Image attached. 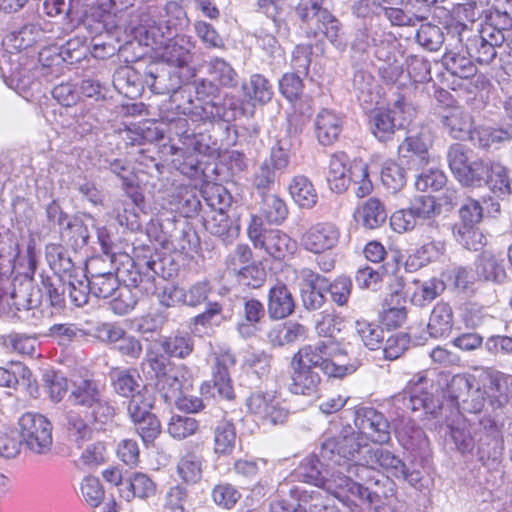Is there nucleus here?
I'll return each mask as SVG.
<instances>
[{
  "label": "nucleus",
  "instance_id": "obj_35",
  "mask_svg": "<svg viewBox=\"0 0 512 512\" xmlns=\"http://www.w3.org/2000/svg\"><path fill=\"white\" fill-rule=\"evenodd\" d=\"M485 171V183L492 193L502 198L511 193V178L508 169L500 162L488 161Z\"/></svg>",
  "mask_w": 512,
  "mask_h": 512
},
{
  "label": "nucleus",
  "instance_id": "obj_26",
  "mask_svg": "<svg viewBox=\"0 0 512 512\" xmlns=\"http://www.w3.org/2000/svg\"><path fill=\"white\" fill-rule=\"evenodd\" d=\"M242 320L237 324V331L243 338H250L258 331V324L265 316L263 304L256 299H243L240 312Z\"/></svg>",
  "mask_w": 512,
  "mask_h": 512
},
{
  "label": "nucleus",
  "instance_id": "obj_59",
  "mask_svg": "<svg viewBox=\"0 0 512 512\" xmlns=\"http://www.w3.org/2000/svg\"><path fill=\"white\" fill-rule=\"evenodd\" d=\"M447 178L444 172L435 166L424 169L416 178L415 186L419 191H438L444 187Z\"/></svg>",
  "mask_w": 512,
  "mask_h": 512
},
{
  "label": "nucleus",
  "instance_id": "obj_47",
  "mask_svg": "<svg viewBox=\"0 0 512 512\" xmlns=\"http://www.w3.org/2000/svg\"><path fill=\"white\" fill-rule=\"evenodd\" d=\"M160 347L168 357L184 359L192 353L194 342L189 334L183 333L164 337L160 341Z\"/></svg>",
  "mask_w": 512,
  "mask_h": 512
},
{
  "label": "nucleus",
  "instance_id": "obj_60",
  "mask_svg": "<svg viewBox=\"0 0 512 512\" xmlns=\"http://www.w3.org/2000/svg\"><path fill=\"white\" fill-rule=\"evenodd\" d=\"M198 428V421L189 416L173 415L168 423V433L177 440L195 434Z\"/></svg>",
  "mask_w": 512,
  "mask_h": 512
},
{
  "label": "nucleus",
  "instance_id": "obj_49",
  "mask_svg": "<svg viewBox=\"0 0 512 512\" xmlns=\"http://www.w3.org/2000/svg\"><path fill=\"white\" fill-rule=\"evenodd\" d=\"M301 275L307 281L306 286L301 290V298L304 307L308 310L319 309L325 299L321 290L316 287V281L320 278L319 275L315 274L310 269H303Z\"/></svg>",
  "mask_w": 512,
  "mask_h": 512
},
{
  "label": "nucleus",
  "instance_id": "obj_54",
  "mask_svg": "<svg viewBox=\"0 0 512 512\" xmlns=\"http://www.w3.org/2000/svg\"><path fill=\"white\" fill-rule=\"evenodd\" d=\"M443 61L447 70L460 78L467 79L476 73V68L472 62L474 60L469 56L461 55L459 52H446Z\"/></svg>",
  "mask_w": 512,
  "mask_h": 512
},
{
  "label": "nucleus",
  "instance_id": "obj_5",
  "mask_svg": "<svg viewBox=\"0 0 512 512\" xmlns=\"http://www.w3.org/2000/svg\"><path fill=\"white\" fill-rule=\"evenodd\" d=\"M455 29L467 55L481 65L491 64L497 56V49L502 47L506 40L490 28H481L473 32L466 24L458 23Z\"/></svg>",
  "mask_w": 512,
  "mask_h": 512
},
{
  "label": "nucleus",
  "instance_id": "obj_21",
  "mask_svg": "<svg viewBox=\"0 0 512 512\" xmlns=\"http://www.w3.org/2000/svg\"><path fill=\"white\" fill-rule=\"evenodd\" d=\"M295 309V300L284 284L277 283L272 286L267 295V311L273 320H282L290 316Z\"/></svg>",
  "mask_w": 512,
  "mask_h": 512
},
{
  "label": "nucleus",
  "instance_id": "obj_23",
  "mask_svg": "<svg viewBox=\"0 0 512 512\" xmlns=\"http://www.w3.org/2000/svg\"><path fill=\"white\" fill-rule=\"evenodd\" d=\"M156 483L145 473L134 472L124 480V487L119 489L120 496L130 502L134 498L146 500L156 494Z\"/></svg>",
  "mask_w": 512,
  "mask_h": 512
},
{
  "label": "nucleus",
  "instance_id": "obj_13",
  "mask_svg": "<svg viewBox=\"0 0 512 512\" xmlns=\"http://www.w3.org/2000/svg\"><path fill=\"white\" fill-rule=\"evenodd\" d=\"M340 239V229L331 222H321L312 225L301 236L303 248L314 254H322L334 249Z\"/></svg>",
  "mask_w": 512,
  "mask_h": 512
},
{
  "label": "nucleus",
  "instance_id": "obj_25",
  "mask_svg": "<svg viewBox=\"0 0 512 512\" xmlns=\"http://www.w3.org/2000/svg\"><path fill=\"white\" fill-rule=\"evenodd\" d=\"M342 131V119L333 111L321 110L315 119V133L320 144H333Z\"/></svg>",
  "mask_w": 512,
  "mask_h": 512
},
{
  "label": "nucleus",
  "instance_id": "obj_50",
  "mask_svg": "<svg viewBox=\"0 0 512 512\" xmlns=\"http://www.w3.org/2000/svg\"><path fill=\"white\" fill-rule=\"evenodd\" d=\"M236 443V431L231 421L223 420L214 431V451L217 454H231Z\"/></svg>",
  "mask_w": 512,
  "mask_h": 512
},
{
  "label": "nucleus",
  "instance_id": "obj_64",
  "mask_svg": "<svg viewBox=\"0 0 512 512\" xmlns=\"http://www.w3.org/2000/svg\"><path fill=\"white\" fill-rule=\"evenodd\" d=\"M381 180L388 189L396 192L405 184V171L394 161H386L381 170Z\"/></svg>",
  "mask_w": 512,
  "mask_h": 512
},
{
  "label": "nucleus",
  "instance_id": "obj_3",
  "mask_svg": "<svg viewBox=\"0 0 512 512\" xmlns=\"http://www.w3.org/2000/svg\"><path fill=\"white\" fill-rule=\"evenodd\" d=\"M310 369L320 368L328 377L342 378L356 370L346 352L335 340H321L302 346L291 358Z\"/></svg>",
  "mask_w": 512,
  "mask_h": 512
},
{
  "label": "nucleus",
  "instance_id": "obj_4",
  "mask_svg": "<svg viewBox=\"0 0 512 512\" xmlns=\"http://www.w3.org/2000/svg\"><path fill=\"white\" fill-rule=\"evenodd\" d=\"M69 402L77 407H82L89 413V419L105 424L115 416V408L104 396V386L91 379H82L74 382Z\"/></svg>",
  "mask_w": 512,
  "mask_h": 512
},
{
  "label": "nucleus",
  "instance_id": "obj_36",
  "mask_svg": "<svg viewBox=\"0 0 512 512\" xmlns=\"http://www.w3.org/2000/svg\"><path fill=\"white\" fill-rule=\"evenodd\" d=\"M382 463L379 471L386 472L387 475L407 481L411 486L416 487L421 480L419 471H409L404 462L388 450L387 453H381Z\"/></svg>",
  "mask_w": 512,
  "mask_h": 512
},
{
  "label": "nucleus",
  "instance_id": "obj_53",
  "mask_svg": "<svg viewBox=\"0 0 512 512\" xmlns=\"http://www.w3.org/2000/svg\"><path fill=\"white\" fill-rule=\"evenodd\" d=\"M37 290L41 291V299L45 297V301L49 303L50 306L55 308L56 310H60L65 305V284L62 283L60 277H57L55 280L50 278H43L41 282V287L37 288Z\"/></svg>",
  "mask_w": 512,
  "mask_h": 512
},
{
  "label": "nucleus",
  "instance_id": "obj_58",
  "mask_svg": "<svg viewBox=\"0 0 512 512\" xmlns=\"http://www.w3.org/2000/svg\"><path fill=\"white\" fill-rule=\"evenodd\" d=\"M444 281L453 285L459 291H472L478 279L477 274L464 267H455L442 274Z\"/></svg>",
  "mask_w": 512,
  "mask_h": 512
},
{
  "label": "nucleus",
  "instance_id": "obj_12",
  "mask_svg": "<svg viewBox=\"0 0 512 512\" xmlns=\"http://www.w3.org/2000/svg\"><path fill=\"white\" fill-rule=\"evenodd\" d=\"M246 406L250 413L272 425L284 424L290 414L285 403L261 392L252 393L246 400Z\"/></svg>",
  "mask_w": 512,
  "mask_h": 512
},
{
  "label": "nucleus",
  "instance_id": "obj_2",
  "mask_svg": "<svg viewBox=\"0 0 512 512\" xmlns=\"http://www.w3.org/2000/svg\"><path fill=\"white\" fill-rule=\"evenodd\" d=\"M300 475L305 482L316 486L315 489L325 490L340 500L349 494L358 499L365 498L369 502H375L380 496L378 491H371L368 487L353 482L332 460L323 459L320 453L317 457H308L303 461Z\"/></svg>",
  "mask_w": 512,
  "mask_h": 512
},
{
  "label": "nucleus",
  "instance_id": "obj_10",
  "mask_svg": "<svg viewBox=\"0 0 512 512\" xmlns=\"http://www.w3.org/2000/svg\"><path fill=\"white\" fill-rule=\"evenodd\" d=\"M414 110L403 98L395 101L393 108L377 110L371 116L370 129L381 142L391 139L396 129L403 127L411 118Z\"/></svg>",
  "mask_w": 512,
  "mask_h": 512
},
{
  "label": "nucleus",
  "instance_id": "obj_19",
  "mask_svg": "<svg viewBox=\"0 0 512 512\" xmlns=\"http://www.w3.org/2000/svg\"><path fill=\"white\" fill-rule=\"evenodd\" d=\"M471 383L468 378L462 375H456L451 379L449 385L450 396L455 400L462 398L463 392H468L466 398L462 399L463 410L470 413H480L484 406L487 396L481 387L470 391Z\"/></svg>",
  "mask_w": 512,
  "mask_h": 512
},
{
  "label": "nucleus",
  "instance_id": "obj_55",
  "mask_svg": "<svg viewBox=\"0 0 512 512\" xmlns=\"http://www.w3.org/2000/svg\"><path fill=\"white\" fill-rule=\"evenodd\" d=\"M111 379L115 391L124 397H133L141 394L139 376L127 370L116 369L111 372Z\"/></svg>",
  "mask_w": 512,
  "mask_h": 512
},
{
  "label": "nucleus",
  "instance_id": "obj_28",
  "mask_svg": "<svg viewBox=\"0 0 512 512\" xmlns=\"http://www.w3.org/2000/svg\"><path fill=\"white\" fill-rule=\"evenodd\" d=\"M354 218L363 228L373 230L385 223L387 213L379 199L370 198L357 208Z\"/></svg>",
  "mask_w": 512,
  "mask_h": 512
},
{
  "label": "nucleus",
  "instance_id": "obj_6",
  "mask_svg": "<svg viewBox=\"0 0 512 512\" xmlns=\"http://www.w3.org/2000/svg\"><path fill=\"white\" fill-rule=\"evenodd\" d=\"M323 0H300L296 14L315 35L322 34L331 43L337 41L339 35L338 20L322 7Z\"/></svg>",
  "mask_w": 512,
  "mask_h": 512
},
{
  "label": "nucleus",
  "instance_id": "obj_42",
  "mask_svg": "<svg viewBox=\"0 0 512 512\" xmlns=\"http://www.w3.org/2000/svg\"><path fill=\"white\" fill-rule=\"evenodd\" d=\"M474 145L484 149L498 148L501 144L511 140V133L503 128L477 127L470 134Z\"/></svg>",
  "mask_w": 512,
  "mask_h": 512
},
{
  "label": "nucleus",
  "instance_id": "obj_40",
  "mask_svg": "<svg viewBox=\"0 0 512 512\" xmlns=\"http://www.w3.org/2000/svg\"><path fill=\"white\" fill-rule=\"evenodd\" d=\"M31 370L21 362H10L5 367L0 366V387L15 389L18 384L31 386L33 383Z\"/></svg>",
  "mask_w": 512,
  "mask_h": 512
},
{
  "label": "nucleus",
  "instance_id": "obj_20",
  "mask_svg": "<svg viewBox=\"0 0 512 512\" xmlns=\"http://www.w3.org/2000/svg\"><path fill=\"white\" fill-rule=\"evenodd\" d=\"M289 391L295 395L312 396L317 393L321 377L313 369L290 361Z\"/></svg>",
  "mask_w": 512,
  "mask_h": 512
},
{
  "label": "nucleus",
  "instance_id": "obj_22",
  "mask_svg": "<svg viewBox=\"0 0 512 512\" xmlns=\"http://www.w3.org/2000/svg\"><path fill=\"white\" fill-rule=\"evenodd\" d=\"M349 157L344 152H336L329 160L327 182L332 191L343 193L350 184Z\"/></svg>",
  "mask_w": 512,
  "mask_h": 512
},
{
  "label": "nucleus",
  "instance_id": "obj_32",
  "mask_svg": "<svg viewBox=\"0 0 512 512\" xmlns=\"http://www.w3.org/2000/svg\"><path fill=\"white\" fill-rule=\"evenodd\" d=\"M295 512H339L333 501L322 489L298 492V506Z\"/></svg>",
  "mask_w": 512,
  "mask_h": 512
},
{
  "label": "nucleus",
  "instance_id": "obj_8",
  "mask_svg": "<svg viewBox=\"0 0 512 512\" xmlns=\"http://www.w3.org/2000/svg\"><path fill=\"white\" fill-rule=\"evenodd\" d=\"M449 167L464 186H481L485 179L488 161L472 160L470 152L461 144L452 145L447 153Z\"/></svg>",
  "mask_w": 512,
  "mask_h": 512
},
{
  "label": "nucleus",
  "instance_id": "obj_56",
  "mask_svg": "<svg viewBox=\"0 0 512 512\" xmlns=\"http://www.w3.org/2000/svg\"><path fill=\"white\" fill-rule=\"evenodd\" d=\"M343 320L333 312L323 311L317 314L315 319V331L326 340H334L341 331Z\"/></svg>",
  "mask_w": 512,
  "mask_h": 512
},
{
  "label": "nucleus",
  "instance_id": "obj_48",
  "mask_svg": "<svg viewBox=\"0 0 512 512\" xmlns=\"http://www.w3.org/2000/svg\"><path fill=\"white\" fill-rule=\"evenodd\" d=\"M90 292L96 298L107 299L120 288L117 276L112 272L92 273L88 277Z\"/></svg>",
  "mask_w": 512,
  "mask_h": 512
},
{
  "label": "nucleus",
  "instance_id": "obj_61",
  "mask_svg": "<svg viewBox=\"0 0 512 512\" xmlns=\"http://www.w3.org/2000/svg\"><path fill=\"white\" fill-rule=\"evenodd\" d=\"M416 41L429 51H438L444 43V34L440 27L424 24L416 33Z\"/></svg>",
  "mask_w": 512,
  "mask_h": 512
},
{
  "label": "nucleus",
  "instance_id": "obj_45",
  "mask_svg": "<svg viewBox=\"0 0 512 512\" xmlns=\"http://www.w3.org/2000/svg\"><path fill=\"white\" fill-rule=\"evenodd\" d=\"M177 475L187 484H196L202 478L203 458L194 453H185L177 463Z\"/></svg>",
  "mask_w": 512,
  "mask_h": 512
},
{
  "label": "nucleus",
  "instance_id": "obj_37",
  "mask_svg": "<svg viewBox=\"0 0 512 512\" xmlns=\"http://www.w3.org/2000/svg\"><path fill=\"white\" fill-rule=\"evenodd\" d=\"M244 97L253 105H263L273 97V87L263 75L255 73L242 85Z\"/></svg>",
  "mask_w": 512,
  "mask_h": 512
},
{
  "label": "nucleus",
  "instance_id": "obj_51",
  "mask_svg": "<svg viewBox=\"0 0 512 512\" xmlns=\"http://www.w3.org/2000/svg\"><path fill=\"white\" fill-rule=\"evenodd\" d=\"M43 36V30L37 24H26L7 36V41L14 49L23 50L37 43Z\"/></svg>",
  "mask_w": 512,
  "mask_h": 512
},
{
  "label": "nucleus",
  "instance_id": "obj_52",
  "mask_svg": "<svg viewBox=\"0 0 512 512\" xmlns=\"http://www.w3.org/2000/svg\"><path fill=\"white\" fill-rule=\"evenodd\" d=\"M350 183L354 185V192L358 198L369 195L373 184L369 179L368 166L363 161H353L349 166Z\"/></svg>",
  "mask_w": 512,
  "mask_h": 512
},
{
  "label": "nucleus",
  "instance_id": "obj_46",
  "mask_svg": "<svg viewBox=\"0 0 512 512\" xmlns=\"http://www.w3.org/2000/svg\"><path fill=\"white\" fill-rule=\"evenodd\" d=\"M260 196L261 215L271 224H281L288 215L285 201L276 194L263 193Z\"/></svg>",
  "mask_w": 512,
  "mask_h": 512
},
{
  "label": "nucleus",
  "instance_id": "obj_24",
  "mask_svg": "<svg viewBox=\"0 0 512 512\" xmlns=\"http://www.w3.org/2000/svg\"><path fill=\"white\" fill-rule=\"evenodd\" d=\"M454 326L452 307L446 302H438L432 309L427 324L430 337L439 339L448 337Z\"/></svg>",
  "mask_w": 512,
  "mask_h": 512
},
{
  "label": "nucleus",
  "instance_id": "obj_11",
  "mask_svg": "<svg viewBox=\"0 0 512 512\" xmlns=\"http://www.w3.org/2000/svg\"><path fill=\"white\" fill-rule=\"evenodd\" d=\"M354 425L364 438L384 444L390 440V424L385 416L372 407H360L354 413Z\"/></svg>",
  "mask_w": 512,
  "mask_h": 512
},
{
  "label": "nucleus",
  "instance_id": "obj_44",
  "mask_svg": "<svg viewBox=\"0 0 512 512\" xmlns=\"http://www.w3.org/2000/svg\"><path fill=\"white\" fill-rule=\"evenodd\" d=\"M207 73L210 78L222 87H235L238 83V74L232 65L223 58L211 57L207 61Z\"/></svg>",
  "mask_w": 512,
  "mask_h": 512
},
{
  "label": "nucleus",
  "instance_id": "obj_16",
  "mask_svg": "<svg viewBox=\"0 0 512 512\" xmlns=\"http://www.w3.org/2000/svg\"><path fill=\"white\" fill-rule=\"evenodd\" d=\"M189 374V368L184 364H179L171 367L166 375L156 379V390L166 403H173L182 390H188L191 387V383L186 378Z\"/></svg>",
  "mask_w": 512,
  "mask_h": 512
},
{
  "label": "nucleus",
  "instance_id": "obj_63",
  "mask_svg": "<svg viewBox=\"0 0 512 512\" xmlns=\"http://www.w3.org/2000/svg\"><path fill=\"white\" fill-rule=\"evenodd\" d=\"M355 330L367 348L376 350L380 347L384 335L379 326L366 321H356Z\"/></svg>",
  "mask_w": 512,
  "mask_h": 512
},
{
  "label": "nucleus",
  "instance_id": "obj_33",
  "mask_svg": "<svg viewBox=\"0 0 512 512\" xmlns=\"http://www.w3.org/2000/svg\"><path fill=\"white\" fill-rule=\"evenodd\" d=\"M306 334L307 329L304 325L296 321H287L273 326L269 330L267 338L273 346L282 347L304 339Z\"/></svg>",
  "mask_w": 512,
  "mask_h": 512
},
{
  "label": "nucleus",
  "instance_id": "obj_18",
  "mask_svg": "<svg viewBox=\"0 0 512 512\" xmlns=\"http://www.w3.org/2000/svg\"><path fill=\"white\" fill-rule=\"evenodd\" d=\"M432 144V135L427 127L419 131H410L403 143L399 146V152L404 157L411 158V162L424 166L429 163L428 149Z\"/></svg>",
  "mask_w": 512,
  "mask_h": 512
},
{
  "label": "nucleus",
  "instance_id": "obj_57",
  "mask_svg": "<svg viewBox=\"0 0 512 512\" xmlns=\"http://www.w3.org/2000/svg\"><path fill=\"white\" fill-rule=\"evenodd\" d=\"M454 236L463 247L468 250L478 251L486 242V238L477 226H455Z\"/></svg>",
  "mask_w": 512,
  "mask_h": 512
},
{
  "label": "nucleus",
  "instance_id": "obj_1",
  "mask_svg": "<svg viewBox=\"0 0 512 512\" xmlns=\"http://www.w3.org/2000/svg\"><path fill=\"white\" fill-rule=\"evenodd\" d=\"M388 450L374 447L364 442V436L351 425H345L337 436L325 439L320 446V455L325 460H332L346 476L379 484L376 474L382 463L381 453Z\"/></svg>",
  "mask_w": 512,
  "mask_h": 512
},
{
  "label": "nucleus",
  "instance_id": "obj_29",
  "mask_svg": "<svg viewBox=\"0 0 512 512\" xmlns=\"http://www.w3.org/2000/svg\"><path fill=\"white\" fill-rule=\"evenodd\" d=\"M444 129L455 139H470L472 118L469 113L459 107L449 109L441 117Z\"/></svg>",
  "mask_w": 512,
  "mask_h": 512
},
{
  "label": "nucleus",
  "instance_id": "obj_9",
  "mask_svg": "<svg viewBox=\"0 0 512 512\" xmlns=\"http://www.w3.org/2000/svg\"><path fill=\"white\" fill-rule=\"evenodd\" d=\"M279 88L282 95L293 103L295 113L300 114V117L292 115L288 118V132L297 135L312 113L311 100L300 95L303 84L300 76L295 73L284 74L279 81Z\"/></svg>",
  "mask_w": 512,
  "mask_h": 512
},
{
  "label": "nucleus",
  "instance_id": "obj_31",
  "mask_svg": "<svg viewBox=\"0 0 512 512\" xmlns=\"http://www.w3.org/2000/svg\"><path fill=\"white\" fill-rule=\"evenodd\" d=\"M426 383L427 379L424 376H417L409 381L410 411L424 409L427 413L434 414L440 408L439 401L424 390Z\"/></svg>",
  "mask_w": 512,
  "mask_h": 512
},
{
  "label": "nucleus",
  "instance_id": "obj_17",
  "mask_svg": "<svg viewBox=\"0 0 512 512\" xmlns=\"http://www.w3.org/2000/svg\"><path fill=\"white\" fill-rule=\"evenodd\" d=\"M236 363L235 356L230 352H221L215 355L211 367L212 383L218 397L232 400L235 396L230 369Z\"/></svg>",
  "mask_w": 512,
  "mask_h": 512
},
{
  "label": "nucleus",
  "instance_id": "obj_30",
  "mask_svg": "<svg viewBox=\"0 0 512 512\" xmlns=\"http://www.w3.org/2000/svg\"><path fill=\"white\" fill-rule=\"evenodd\" d=\"M410 300L418 307H424L437 298L445 289L444 280L436 278L421 281L412 280L410 286Z\"/></svg>",
  "mask_w": 512,
  "mask_h": 512
},
{
  "label": "nucleus",
  "instance_id": "obj_34",
  "mask_svg": "<svg viewBox=\"0 0 512 512\" xmlns=\"http://www.w3.org/2000/svg\"><path fill=\"white\" fill-rule=\"evenodd\" d=\"M205 229L220 238L224 243H231L239 234V226L234 224L225 211H213L204 222Z\"/></svg>",
  "mask_w": 512,
  "mask_h": 512
},
{
  "label": "nucleus",
  "instance_id": "obj_41",
  "mask_svg": "<svg viewBox=\"0 0 512 512\" xmlns=\"http://www.w3.org/2000/svg\"><path fill=\"white\" fill-rule=\"evenodd\" d=\"M289 193L294 202L301 208L310 209L318 200L317 192L312 182L303 175L295 176L289 184Z\"/></svg>",
  "mask_w": 512,
  "mask_h": 512
},
{
  "label": "nucleus",
  "instance_id": "obj_27",
  "mask_svg": "<svg viewBox=\"0 0 512 512\" xmlns=\"http://www.w3.org/2000/svg\"><path fill=\"white\" fill-rule=\"evenodd\" d=\"M255 248L263 249L267 254L276 259H283L293 253L295 243L284 232L277 229H269V231L264 232V238Z\"/></svg>",
  "mask_w": 512,
  "mask_h": 512
},
{
  "label": "nucleus",
  "instance_id": "obj_38",
  "mask_svg": "<svg viewBox=\"0 0 512 512\" xmlns=\"http://www.w3.org/2000/svg\"><path fill=\"white\" fill-rule=\"evenodd\" d=\"M404 304L405 300L398 291L391 293L383 304L380 317L382 324L389 329L400 327L407 318Z\"/></svg>",
  "mask_w": 512,
  "mask_h": 512
},
{
  "label": "nucleus",
  "instance_id": "obj_43",
  "mask_svg": "<svg viewBox=\"0 0 512 512\" xmlns=\"http://www.w3.org/2000/svg\"><path fill=\"white\" fill-rule=\"evenodd\" d=\"M97 423L100 422L89 419V413L87 412H85V417L76 411H69L67 413L69 436L78 446L92 438L94 429L91 425Z\"/></svg>",
  "mask_w": 512,
  "mask_h": 512
},
{
  "label": "nucleus",
  "instance_id": "obj_7",
  "mask_svg": "<svg viewBox=\"0 0 512 512\" xmlns=\"http://www.w3.org/2000/svg\"><path fill=\"white\" fill-rule=\"evenodd\" d=\"M23 443L32 453L45 455L50 452L53 437L52 424L43 415L27 412L19 419Z\"/></svg>",
  "mask_w": 512,
  "mask_h": 512
},
{
  "label": "nucleus",
  "instance_id": "obj_39",
  "mask_svg": "<svg viewBox=\"0 0 512 512\" xmlns=\"http://www.w3.org/2000/svg\"><path fill=\"white\" fill-rule=\"evenodd\" d=\"M478 279L502 283L506 279V271L502 260L490 252H483L476 261Z\"/></svg>",
  "mask_w": 512,
  "mask_h": 512
},
{
  "label": "nucleus",
  "instance_id": "obj_15",
  "mask_svg": "<svg viewBox=\"0 0 512 512\" xmlns=\"http://www.w3.org/2000/svg\"><path fill=\"white\" fill-rule=\"evenodd\" d=\"M0 304L9 306L14 310V315L20 319L27 320L17 313H27L29 310H34L41 305V291L37 290L31 281H25L0 298Z\"/></svg>",
  "mask_w": 512,
  "mask_h": 512
},
{
  "label": "nucleus",
  "instance_id": "obj_62",
  "mask_svg": "<svg viewBox=\"0 0 512 512\" xmlns=\"http://www.w3.org/2000/svg\"><path fill=\"white\" fill-rule=\"evenodd\" d=\"M2 345L21 355H32L35 352L36 339L25 334L11 333L2 337Z\"/></svg>",
  "mask_w": 512,
  "mask_h": 512
},
{
  "label": "nucleus",
  "instance_id": "obj_14",
  "mask_svg": "<svg viewBox=\"0 0 512 512\" xmlns=\"http://www.w3.org/2000/svg\"><path fill=\"white\" fill-rule=\"evenodd\" d=\"M482 389L494 409L503 408L512 392V376L493 369H484L480 374Z\"/></svg>",
  "mask_w": 512,
  "mask_h": 512
}]
</instances>
